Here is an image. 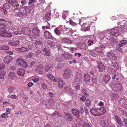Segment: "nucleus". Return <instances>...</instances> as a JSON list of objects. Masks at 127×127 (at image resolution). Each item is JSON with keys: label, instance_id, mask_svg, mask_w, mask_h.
Here are the masks:
<instances>
[{"label": "nucleus", "instance_id": "9d476101", "mask_svg": "<svg viewBox=\"0 0 127 127\" xmlns=\"http://www.w3.org/2000/svg\"><path fill=\"white\" fill-rule=\"evenodd\" d=\"M97 68L100 71H103L105 69V67L104 64L100 62H97Z\"/></svg>", "mask_w": 127, "mask_h": 127}, {"label": "nucleus", "instance_id": "a18cd8bd", "mask_svg": "<svg viewBox=\"0 0 127 127\" xmlns=\"http://www.w3.org/2000/svg\"><path fill=\"white\" fill-rule=\"evenodd\" d=\"M91 104V101L89 99H87L85 102V105L87 107H89Z\"/></svg>", "mask_w": 127, "mask_h": 127}, {"label": "nucleus", "instance_id": "dca6fc26", "mask_svg": "<svg viewBox=\"0 0 127 127\" xmlns=\"http://www.w3.org/2000/svg\"><path fill=\"white\" fill-rule=\"evenodd\" d=\"M58 85L60 88H62V86L65 84L63 82V80L61 78H58Z\"/></svg>", "mask_w": 127, "mask_h": 127}, {"label": "nucleus", "instance_id": "338daca9", "mask_svg": "<svg viewBox=\"0 0 127 127\" xmlns=\"http://www.w3.org/2000/svg\"><path fill=\"white\" fill-rule=\"evenodd\" d=\"M11 111V109L9 108H7L6 109V114H8L10 113V111Z\"/></svg>", "mask_w": 127, "mask_h": 127}, {"label": "nucleus", "instance_id": "412c9836", "mask_svg": "<svg viewBox=\"0 0 127 127\" xmlns=\"http://www.w3.org/2000/svg\"><path fill=\"white\" fill-rule=\"evenodd\" d=\"M43 51L45 52L44 55L45 56H50V52L49 50L47 48H44L43 49Z\"/></svg>", "mask_w": 127, "mask_h": 127}, {"label": "nucleus", "instance_id": "20e7f679", "mask_svg": "<svg viewBox=\"0 0 127 127\" xmlns=\"http://www.w3.org/2000/svg\"><path fill=\"white\" fill-rule=\"evenodd\" d=\"M117 28L118 29V28H116L114 29H112L111 30L110 32V34L112 36H114V37H118L119 35V33L118 32V30Z\"/></svg>", "mask_w": 127, "mask_h": 127}, {"label": "nucleus", "instance_id": "09e8293b", "mask_svg": "<svg viewBox=\"0 0 127 127\" xmlns=\"http://www.w3.org/2000/svg\"><path fill=\"white\" fill-rule=\"evenodd\" d=\"M98 115L97 116L101 115L104 114L103 112H102V111H101L100 109H98Z\"/></svg>", "mask_w": 127, "mask_h": 127}, {"label": "nucleus", "instance_id": "37998d69", "mask_svg": "<svg viewBox=\"0 0 127 127\" xmlns=\"http://www.w3.org/2000/svg\"><path fill=\"white\" fill-rule=\"evenodd\" d=\"M97 35L100 39H103L104 37V34L103 32L99 33Z\"/></svg>", "mask_w": 127, "mask_h": 127}, {"label": "nucleus", "instance_id": "f3484780", "mask_svg": "<svg viewBox=\"0 0 127 127\" xmlns=\"http://www.w3.org/2000/svg\"><path fill=\"white\" fill-rule=\"evenodd\" d=\"M44 35L45 36L46 38L50 39H52L53 38L51 34L47 31H46L44 32Z\"/></svg>", "mask_w": 127, "mask_h": 127}, {"label": "nucleus", "instance_id": "c9c22d12", "mask_svg": "<svg viewBox=\"0 0 127 127\" xmlns=\"http://www.w3.org/2000/svg\"><path fill=\"white\" fill-rule=\"evenodd\" d=\"M8 77L9 78L13 79L15 77V74L14 72H10L9 73Z\"/></svg>", "mask_w": 127, "mask_h": 127}, {"label": "nucleus", "instance_id": "3c124183", "mask_svg": "<svg viewBox=\"0 0 127 127\" xmlns=\"http://www.w3.org/2000/svg\"><path fill=\"white\" fill-rule=\"evenodd\" d=\"M86 90L85 89H83L82 90V92L86 96H87L89 94L86 92Z\"/></svg>", "mask_w": 127, "mask_h": 127}, {"label": "nucleus", "instance_id": "6e6552de", "mask_svg": "<svg viewBox=\"0 0 127 127\" xmlns=\"http://www.w3.org/2000/svg\"><path fill=\"white\" fill-rule=\"evenodd\" d=\"M22 31L23 32V33H24L26 35H29L31 33V31L29 28L28 27H24L22 29Z\"/></svg>", "mask_w": 127, "mask_h": 127}, {"label": "nucleus", "instance_id": "f03ea898", "mask_svg": "<svg viewBox=\"0 0 127 127\" xmlns=\"http://www.w3.org/2000/svg\"><path fill=\"white\" fill-rule=\"evenodd\" d=\"M5 25L4 24H0V35L4 37L12 36L11 33L7 32L5 29Z\"/></svg>", "mask_w": 127, "mask_h": 127}, {"label": "nucleus", "instance_id": "4d7b16f0", "mask_svg": "<svg viewBox=\"0 0 127 127\" xmlns=\"http://www.w3.org/2000/svg\"><path fill=\"white\" fill-rule=\"evenodd\" d=\"M86 98L85 96L83 95L80 98V99L82 102H84L86 100Z\"/></svg>", "mask_w": 127, "mask_h": 127}, {"label": "nucleus", "instance_id": "a19ab883", "mask_svg": "<svg viewBox=\"0 0 127 127\" xmlns=\"http://www.w3.org/2000/svg\"><path fill=\"white\" fill-rule=\"evenodd\" d=\"M9 49V47L7 46L2 45L0 46V49L1 50H8Z\"/></svg>", "mask_w": 127, "mask_h": 127}, {"label": "nucleus", "instance_id": "1a4fd4ad", "mask_svg": "<svg viewBox=\"0 0 127 127\" xmlns=\"http://www.w3.org/2000/svg\"><path fill=\"white\" fill-rule=\"evenodd\" d=\"M61 37H63L66 36V35L68 34V32L69 31V30L68 29H62L61 30Z\"/></svg>", "mask_w": 127, "mask_h": 127}, {"label": "nucleus", "instance_id": "4468645a", "mask_svg": "<svg viewBox=\"0 0 127 127\" xmlns=\"http://www.w3.org/2000/svg\"><path fill=\"white\" fill-rule=\"evenodd\" d=\"M34 42L35 46L37 48H40L42 46V42L41 41L39 40H36Z\"/></svg>", "mask_w": 127, "mask_h": 127}, {"label": "nucleus", "instance_id": "473e14b6", "mask_svg": "<svg viewBox=\"0 0 127 127\" xmlns=\"http://www.w3.org/2000/svg\"><path fill=\"white\" fill-rule=\"evenodd\" d=\"M127 43V41L126 40H122L120 43V47H121L125 46Z\"/></svg>", "mask_w": 127, "mask_h": 127}, {"label": "nucleus", "instance_id": "c03bdc74", "mask_svg": "<svg viewBox=\"0 0 127 127\" xmlns=\"http://www.w3.org/2000/svg\"><path fill=\"white\" fill-rule=\"evenodd\" d=\"M43 67L42 65V64L39 65L35 68V70L36 71H41V69Z\"/></svg>", "mask_w": 127, "mask_h": 127}, {"label": "nucleus", "instance_id": "13d9d810", "mask_svg": "<svg viewBox=\"0 0 127 127\" xmlns=\"http://www.w3.org/2000/svg\"><path fill=\"white\" fill-rule=\"evenodd\" d=\"M41 53V51L40 50H37L35 53L34 55L36 56H38Z\"/></svg>", "mask_w": 127, "mask_h": 127}, {"label": "nucleus", "instance_id": "393cba45", "mask_svg": "<svg viewBox=\"0 0 127 127\" xmlns=\"http://www.w3.org/2000/svg\"><path fill=\"white\" fill-rule=\"evenodd\" d=\"M44 19L49 20L51 19L50 14L49 12H47L43 17Z\"/></svg>", "mask_w": 127, "mask_h": 127}, {"label": "nucleus", "instance_id": "bf43d9fd", "mask_svg": "<svg viewBox=\"0 0 127 127\" xmlns=\"http://www.w3.org/2000/svg\"><path fill=\"white\" fill-rule=\"evenodd\" d=\"M93 43V41L92 40H89L88 41V46H90L92 45V44Z\"/></svg>", "mask_w": 127, "mask_h": 127}, {"label": "nucleus", "instance_id": "5701e85b", "mask_svg": "<svg viewBox=\"0 0 127 127\" xmlns=\"http://www.w3.org/2000/svg\"><path fill=\"white\" fill-rule=\"evenodd\" d=\"M88 52L90 55L94 57H96L97 56V54L95 53L93 50H88Z\"/></svg>", "mask_w": 127, "mask_h": 127}, {"label": "nucleus", "instance_id": "39448f33", "mask_svg": "<svg viewBox=\"0 0 127 127\" xmlns=\"http://www.w3.org/2000/svg\"><path fill=\"white\" fill-rule=\"evenodd\" d=\"M32 48L29 45L25 46L23 47L17 49V50L20 52H25L26 51H30L32 50Z\"/></svg>", "mask_w": 127, "mask_h": 127}, {"label": "nucleus", "instance_id": "a211bd4d", "mask_svg": "<svg viewBox=\"0 0 127 127\" xmlns=\"http://www.w3.org/2000/svg\"><path fill=\"white\" fill-rule=\"evenodd\" d=\"M20 43L19 41L17 40H15L12 42H10L8 43L10 45L16 46L18 45Z\"/></svg>", "mask_w": 127, "mask_h": 127}, {"label": "nucleus", "instance_id": "ea45409f", "mask_svg": "<svg viewBox=\"0 0 127 127\" xmlns=\"http://www.w3.org/2000/svg\"><path fill=\"white\" fill-rule=\"evenodd\" d=\"M90 76L88 74H85L84 77V80L86 82H88L90 79Z\"/></svg>", "mask_w": 127, "mask_h": 127}, {"label": "nucleus", "instance_id": "7ed1b4c3", "mask_svg": "<svg viewBox=\"0 0 127 127\" xmlns=\"http://www.w3.org/2000/svg\"><path fill=\"white\" fill-rule=\"evenodd\" d=\"M64 73L63 75V78L65 79H69L72 75L70 69L67 68L64 69Z\"/></svg>", "mask_w": 127, "mask_h": 127}, {"label": "nucleus", "instance_id": "e2e57ef3", "mask_svg": "<svg viewBox=\"0 0 127 127\" xmlns=\"http://www.w3.org/2000/svg\"><path fill=\"white\" fill-rule=\"evenodd\" d=\"M113 90L116 91H118L119 90V88L117 85H115V87L113 88Z\"/></svg>", "mask_w": 127, "mask_h": 127}, {"label": "nucleus", "instance_id": "f8f14e48", "mask_svg": "<svg viewBox=\"0 0 127 127\" xmlns=\"http://www.w3.org/2000/svg\"><path fill=\"white\" fill-rule=\"evenodd\" d=\"M33 33L38 37L40 36V30L37 27L34 28L32 29V31Z\"/></svg>", "mask_w": 127, "mask_h": 127}, {"label": "nucleus", "instance_id": "49530a36", "mask_svg": "<svg viewBox=\"0 0 127 127\" xmlns=\"http://www.w3.org/2000/svg\"><path fill=\"white\" fill-rule=\"evenodd\" d=\"M127 28V26H122V25H120V30L121 31H124L125 30V29H126Z\"/></svg>", "mask_w": 127, "mask_h": 127}, {"label": "nucleus", "instance_id": "0eeeda50", "mask_svg": "<svg viewBox=\"0 0 127 127\" xmlns=\"http://www.w3.org/2000/svg\"><path fill=\"white\" fill-rule=\"evenodd\" d=\"M120 105L127 109V102L125 99L122 98L120 99Z\"/></svg>", "mask_w": 127, "mask_h": 127}, {"label": "nucleus", "instance_id": "052dcab7", "mask_svg": "<svg viewBox=\"0 0 127 127\" xmlns=\"http://www.w3.org/2000/svg\"><path fill=\"white\" fill-rule=\"evenodd\" d=\"M16 2L15 0H10L9 1L8 3H10L11 5H13V3Z\"/></svg>", "mask_w": 127, "mask_h": 127}, {"label": "nucleus", "instance_id": "79ce46f5", "mask_svg": "<svg viewBox=\"0 0 127 127\" xmlns=\"http://www.w3.org/2000/svg\"><path fill=\"white\" fill-rule=\"evenodd\" d=\"M55 60L58 62L63 61L64 60V59L62 57H57L56 58Z\"/></svg>", "mask_w": 127, "mask_h": 127}, {"label": "nucleus", "instance_id": "7c9ffc66", "mask_svg": "<svg viewBox=\"0 0 127 127\" xmlns=\"http://www.w3.org/2000/svg\"><path fill=\"white\" fill-rule=\"evenodd\" d=\"M64 114L65 116L67 117V119L68 120L71 121L72 120V118L69 113H66Z\"/></svg>", "mask_w": 127, "mask_h": 127}, {"label": "nucleus", "instance_id": "b1692460", "mask_svg": "<svg viewBox=\"0 0 127 127\" xmlns=\"http://www.w3.org/2000/svg\"><path fill=\"white\" fill-rule=\"evenodd\" d=\"M17 73L19 76H22L25 74V70L22 69H19L18 70Z\"/></svg>", "mask_w": 127, "mask_h": 127}, {"label": "nucleus", "instance_id": "f704fd0d", "mask_svg": "<svg viewBox=\"0 0 127 127\" xmlns=\"http://www.w3.org/2000/svg\"><path fill=\"white\" fill-rule=\"evenodd\" d=\"M54 32L56 35L58 36H60V37H61V33L58 30L57 28H56L54 29Z\"/></svg>", "mask_w": 127, "mask_h": 127}, {"label": "nucleus", "instance_id": "aec40b11", "mask_svg": "<svg viewBox=\"0 0 127 127\" xmlns=\"http://www.w3.org/2000/svg\"><path fill=\"white\" fill-rule=\"evenodd\" d=\"M95 51L97 52L100 55H102L104 54L103 50L101 48L97 47L96 48Z\"/></svg>", "mask_w": 127, "mask_h": 127}, {"label": "nucleus", "instance_id": "72a5a7b5", "mask_svg": "<svg viewBox=\"0 0 127 127\" xmlns=\"http://www.w3.org/2000/svg\"><path fill=\"white\" fill-rule=\"evenodd\" d=\"M80 46H78V48L84 50L86 49V47L85 44H82V43H80Z\"/></svg>", "mask_w": 127, "mask_h": 127}, {"label": "nucleus", "instance_id": "ddd939ff", "mask_svg": "<svg viewBox=\"0 0 127 127\" xmlns=\"http://www.w3.org/2000/svg\"><path fill=\"white\" fill-rule=\"evenodd\" d=\"M12 58L11 56H7L4 57L3 59V61L5 64H7L10 63Z\"/></svg>", "mask_w": 127, "mask_h": 127}, {"label": "nucleus", "instance_id": "a878e982", "mask_svg": "<svg viewBox=\"0 0 127 127\" xmlns=\"http://www.w3.org/2000/svg\"><path fill=\"white\" fill-rule=\"evenodd\" d=\"M44 23L45 24H47V26L46 25L45 26H43L42 27V28L44 30L45 29H49L50 28V24L47 21H45Z\"/></svg>", "mask_w": 127, "mask_h": 127}, {"label": "nucleus", "instance_id": "2eb2a0df", "mask_svg": "<svg viewBox=\"0 0 127 127\" xmlns=\"http://www.w3.org/2000/svg\"><path fill=\"white\" fill-rule=\"evenodd\" d=\"M64 57L67 60H69L72 58V56L68 53H64L63 54Z\"/></svg>", "mask_w": 127, "mask_h": 127}, {"label": "nucleus", "instance_id": "774afa93", "mask_svg": "<svg viewBox=\"0 0 127 127\" xmlns=\"http://www.w3.org/2000/svg\"><path fill=\"white\" fill-rule=\"evenodd\" d=\"M88 125L89 124L87 123L84 122V123L83 124V125H81L83 127H87L88 126Z\"/></svg>", "mask_w": 127, "mask_h": 127}, {"label": "nucleus", "instance_id": "de8ad7c7", "mask_svg": "<svg viewBox=\"0 0 127 127\" xmlns=\"http://www.w3.org/2000/svg\"><path fill=\"white\" fill-rule=\"evenodd\" d=\"M4 7L6 9H8L10 7L9 5L7 3H4L3 5Z\"/></svg>", "mask_w": 127, "mask_h": 127}, {"label": "nucleus", "instance_id": "4be33fe9", "mask_svg": "<svg viewBox=\"0 0 127 127\" xmlns=\"http://www.w3.org/2000/svg\"><path fill=\"white\" fill-rule=\"evenodd\" d=\"M91 113L94 115L95 116H97L98 115V109H96L92 108L90 110Z\"/></svg>", "mask_w": 127, "mask_h": 127}, {"label": "nucleus", "instance_id": "9b49d317", "mask_svg": "<svg viewBox=\"0 0 127 127\" xmlns=\"http://www.w3.org/2000/svg\"><path fill=\"white\" fill-rule=\"evenodd\" d=\"M72 113L77 118L80 117V112L78 109H73L72 110Z\"/></svg>", "mask_w": 127, "mask_h": 127}, {"label": "nucleus", "instance_id": "680f3d73", "mask_svg": "<svg viewBox=\"0 0 127 127\" xmlns=\"http://www.w3.org/2000/svg\"><path fill=\"white\" fill-rule=\"evenodd\" d=\"M74 55L75 56H76L77 55V57H78V58H79L81 56V54L80 53H75V54H74Z\"/></svg>", "mask_w": 127, "mask_h": 127}, {"label": "nucleus", "instance_id": "69168bd1", "mask_svg": "<svg viewBox=\"0 0 127 127\" xmlns=\"http://www.w3.org/2000/svg\"><path fill=\"white\" fill-rule=\"evenodd\" d=\"M7 114H6V113H3L1 115V117L2 118H6Z\"/></svg>", "mask_w": 127, "mask_h": 127}, {"label": "nucleus", "instance_id": "864d4df0", "mask_svg": "<svg viewBox=\"0 0 127 127\" xmlns=\"http://www.w3.org/2000/svg\"><path fill=\"white\" fill-rule=\"evenodd\" d=\"M47 77L50 79L52 80L54 79V77L50 74H48L47 75Z\"/></svg>", "mask_w": 127, "mask_h": 127}, {"label": "nucleus", "instance_id": "0e129e2a", "mask_svg": "<svg viewBox=\"0 0 127 127\" xmlns=\"http://www.w3.org/2000/svg\"><path fill=\"white\" fill-rule=\"evenodd\" d=\"M6 53L8 54H9L11 55H12L13 54V52L11 51H10L8 50V51H7Z\"/></svg>", "mask_w": 127, "mask_h": 127}, {"label": "nucleus", "instance_id": "423d86ee", "mask_svg": "<svg viewBox=\"0 0 127 127\" xmlns=\"http://www.w3.org/2000/svg\"><path fill=\"white\" fill-rule=\"evenodd\" d=\"M17 65L19 66H22L25 64V67L27 66V64L26 62L21 59H18L16 60Z\"/></svg>", "mask_w": 127, "mask_h": 127}, {"label": "nucleus", "instance_id": "c756f323", "mask_svg": "<svg viewBox=\"0 0 127 127\" xmlns=\"http://www.w3.org/2000/svg\"><path fill=\"white\" fill-rule=\"evenodd\" d=\"M119 95L116 94H114L111 96V98L113 100H116L119 98Z\"/></svg>", "mask_w": 127, "mask_h": 127}, {"label": "nucleus", "instance_id": "58836bf2", "mask_svg": "<svg viewBox=\"0 0 127 127\" xmlns=\"http://www.w3.org/2000/svg\"><path fill=\"white\" fill-rule=\"evenodd\" d=\"M109 122L107 120L103 121V123H102V126L104 127L107 126L109 124Z\"/></svg>", "mask_w": 127, "mask_h": 127}, {"label": "nucleus", "instance_id": "c85d7f7f", "mask_svg": "<svg viewBox=\"0 0 127 127\" xmlns=\"http://www.w3.org/2000/svg\"><path fill=\"white\" fill-rule=\"evenodd\" d=\"M15 91V89L14 87L10 86L8 88V92L10 93H12L14 92Z\"/></svg>", "mask_w": 127, "mask_h": 127}, {"label": "nucleus", "instance_id": "bb28decb", "mask_svg": "<svg viewBox=\"0 0 127 127\" xmlns=\"http://www.w3.org/2000/svg\"><path fill=\"white\" fill-rule=\"evenodd\" d=\"M108 56L111 59L113 60H115L116 58L115 55L111 53L110 52L108 53Z\"/></svg>", "mask_w": 127, "mask_h": 127}, {"label": "nucleus", "instance_id": "e433bc0d", "mask_svg": "<svg viewBox=\"0 0 127 127\" xmlns=\"http://www.w3.org/2000/svg\"><path fill=\"white\" fill-rule=\"evenodd\" d=\"M97 80L94 77H92L91 82L92 85H94V84H96L97 83Z\"/></svg>", "mask_w": 127, "mask_h": 127}, {"label": "nucleus", "instance_id": "603ef678", "mask_svg": "<svg viewBox=\"0 0 127 127\" xmlns=\"http://www.w3.org/2000/svg\"><path fill=\"white\" fill-rule=\"evenodd\" d=\"M69 23L71 25L73 26H75L76 25V23L73 22V21L71 20H70Z\"/></svg>", "mask_w": 127, "mask_h": 127}, {"label": "nucleus", "instance_id": "f257e3e1", "mask_svg": "<svg viewBox=\"0 0 127 127\" xmlns=\"http://www.w3.org/2000/svg\"><path fill=\"white\" fill-rule=\"evenodd\" d=\"M19 10V12L17 13V15L22 18L27 16V14H29L31 11L30 9L26 7L21 8Z\"/></svg>", "mask_w": 127, "mask_h": 127}, {"label": "nucleus", "instance_id": "8fccbe9b", "mask_svg": "<svg viewBox=\"0 0 127 127\" xmlns=\"http://www.w3.org/2000/svg\"><path fill=\"white\" fill-rule=\"evenodd\" d=\"M50 66L48 64L47 66H46L45 67H44V69L45 71L47 72L49 70V68L50 67Z\"/></svg>", "mask_w": 127, "mask_h": 127}, {"label": "nucleus", "instance_id": "2f4dec72", "mask_svg": "<svg viewBox=\"0 0 127 127\" xmlns=\"http://www.w3.org/2000/svg\"><path fill=\"white\" fill-rule=\"evenodd\" d=\"M6 72L3 70H1L0 71V78L3 79L4 76L5 75Z\"/></svg>", "mask_w": 127, "mask_h": 127}, {"label": "nucleus", "instance_id": "5fc2aeb1", "mask_svg": "<svg viewBox=\"0 0 127 127\" xmlns=\"http://www.w3.org/2000/svg\"><path fill=\"white\" fill-rule=\"evenodd\" d=\"M48 45L50 47H52L54 45V42L52 41L48 42Z\"/></svg>", "mask_w": 127, "mask_h": 127}, {"label": "nucleus", "instance_id": "4c0bfd02", "mask_svg": "<svg viewBox=\"0 0 127 127\" xmlns=\"http://www.w3.org/2000/svg\"><path fill=\"white\" fill-rule=\"evenodd\" d=\"M13 33L16 35H20L22 34L23 33V32L22 31V29L21 30L17 31H14L13 32Z\"/></svg>", "mask_w": 127, "mask_h": 127}, {"label": "nucleus", "instance_id": "6ab92c4d", "mask_svg": "<svg viewBox=\"0 0 127 127\" xmlns=\"http://www.w3.org/2000/svg\"><path fill=\"white\" fill-rule=\"evenodd\" d=\"M65 91L69 95H72L73 94V91L68 87H65Z\"/></svg>", "mask_w": 127, "mask_h": 127}, {"label": "nucleus", "instance_id": "cd10ccee", "mask_svg": "<svg viewBox=\"0 0 127 127\" xmlns=\"http://www.w3.org/2000/svg\"><path fill=\"white\" fill-rule=\"evenodd\" d=\"M110 79L111 78L110 76L109 75H105L103 77V79L106 83H108V81L110 80Z\"/></svg>", "mask_w": 127, "mask_h": 127}, {"label": "nucleus", "instance_id": "6e6d98bb", "mask_svg": "<svg viewBox=\"0 0 127 127\" xmlns=\"http://www.w3.org/2000/svg\"><path fill=\"white\" fill-rule=\"evenodd\" d=\"M35 0H29V1L28 4L29 5L32 4V3H34L35 2Z\"/></svg>", "mask_w": 127, "mask_h": 127}]
</instances>
